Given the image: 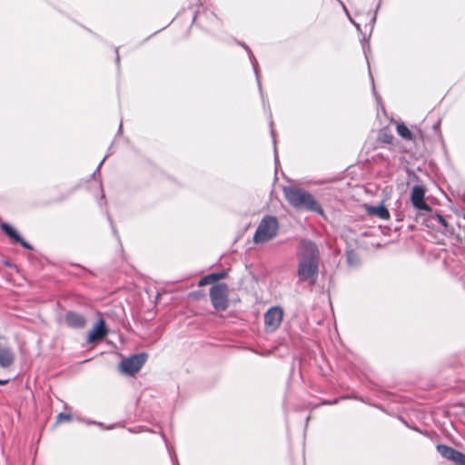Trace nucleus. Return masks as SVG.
Returning <instances> with one entry per match:
<instances>
[{
    "label": "nucleus",
    "mask_w": 465,
    "mask_h": 465,
    "mask_svg": "<svg viewBox=\"0 0 465 465\" xmlns=\"http://www.w3.org/2000/svg\"><path fill=\"white\" fill-rule=\"evenodd\" d=\"M297 257L298 277L302 282H307L314 284L318 278L320 252L317 245L311 240H301L298 249Z\"/></svg>",
    "instance_id": "obj_1"
},
{
    "label": "nucleus",
    "mask_w": 465,
    "mask_h": 465,
    "mask_svg": "<svg viewBox=\"0 0 465 465\" xmlns=\"http://www.w3.org/2000/svg\"><path fill=\"white\" fill-rule=\"evenodd\" d=\"M283 194L287 202L298 210H307L321 214L323 213L320 203L304 189L295 186H286L283 188Z\"/></svg>",
    "instance_id": "obj_2"
},
{
    "label": "nucleus",
    "mask_w": 465,
    "mask_h": 465,
    "mask_svg": "<svg viewBox=\"0 0 465 465\" xmlns=\"http://www.w3.org/2000/svg\"><path fill=\"white\" fill-rule=\"evenodd\" d=\"M279 223L274 216H265L262 219L253 235L256 243H263L272 240L277 235Z\"/></svg>",
    "instance_id": "obj_3"
},
{
    "label": "nucleus",
    "mask_w": 465,
    "mask_h": 465,
    "mask_svg": "<svg viewBox=\"0 0 465 465\" xmlns=\"http://www.w3.org/2000/svg\"><path fill=\"white\" fill-rule=\"evenodd\" d=\"M210 298L213 306L217 311H225L228 307V286L226 283H217L210 289Z\"/></svg>",
    "instance_id": "obj_4"
},
{
    "label": "nucleus",
    "mask_w": 465,
    "mask_h": 465,
    "mask_svg": "<svg viewBox=\"0 0 465 465\" xmlns=\"http://www.w3.org/2000/svg\"><path fill=\"white\" fill-rule=\"evenodd\" d=\"M146 361V354L139 353L132 355L129 358L124 359L120 362V370L123 373L133 376L137 373Z\"/></svg>",
    "instance_id": "obj_5"
},
{
    "label": "nucleus",
    "mask_w": 465,
    "mask_h": 465,
    "mask_svg": "<svg viewBox=\"0 0 465 465\" xmlns=\"http://www.w3.org/2000/svg\"><path fill=\"white\" fill-rule=\"evenodd\" d=\"M264 329L266 332L275 331L283 319V310L280 306L271 307L264 313Z\"/></svg>",
    "instance_id": "obj_6"
},
{
    "label": "nucleus",
    "mask_w": 465,
    "mask_h": 465,
    "mask_svg": "<svg viewBox=\"0 0 465 465\" xmlns=\"http://www.w3.org/2000/svg\"><path fill=\"white\" fill-rule=\"evenodd\" d=\"M412 206L419 211L431 212V208L425 202V189L422 185H414L411 193Z\"/></svg>",
    "instance_id": "obj_7"
},
{
    "label": "nucleus",
    "mask_w": 465,
    "mask_h": 465,
    "mask_svg": "<svg viewBox=\"0 0 465 465\" xmlns=\"http://www.w3.org/2000/svg\"><path fill=\"white\" fill-rule=\"evenodd\" d=\"M198 22L201 25L207 29H213L219 25L220 22L216 15L212 12H197L193 16V22Z\"/></svg>",
    "instance_id": "obj_8"
},
{
    "label": "nucleus",
    "mask_w": 465,
    "mask_h": 465,
    "mask_svg": "<svg viewBox=\"0 0 465 465\" xmlns=\"http://www.w3.org/2000/svg\"><path fill=\"white\" fill-rule=\"evenodd\" d=\"M107 330L104 320H99L87 335V342L92 343L96 340H102L107 335Z\"/></svg>",
    "instance_id": "obj_9"
},
{
    "label": "nucleus",
    "mask_w": 465,
    "mask_h": 465,
    "mask_svg": "<svg viewBox=\"0 0 465 465\" xmlns=\"http://www.w3.org/2000/svg\"><path fill=\"white\" fill-rule=\"evenodd\" d=\"M65 322L72 328H83L85 325V318L77 312H69L65 315Z\"/></svg>",
    "instance_id": "obj_10"
},
{
    "label": "nucleus",
    "mask_w": 465,
    "mask_h": 465,
    "mask_svg": "<svg viewBox=\"0 0 465 465\" xmlns=\"http://www.w3.org/2000/svg\"><path fill=\"white\" fill-rule=\"evenodd\" d=\"M15 360V354L8 347L0 346V366L2 368L10 367Z\"/></svg>",
    "instance_id": "obj_11"
},
{
    "label": "nucleus",
    "mask_w": 465,
    "mask_h": 465,
    "mask_svg": "<svg viewBox=\"0 0 465 465\" xmlns=\"http://www.w3.org/2000/svg\"><path fill=\"white\" fill-rule=\"evenodd\" d=\"M227 275L226 272L223 271L220 272H213L203 276L198 282L200 287L205 286L211 283H214L219 280L225 278Z\"/></svg>",
    "instance_id": "obj_12"
},
{
    "label": "nucleus",
    "mask_w": 465,
    "mask_h": 465,
    "mask_svg": "<svg viewBox=\"0 0 465 465\" xmlns=\"http://www.w3.org/2000/svg\"><path fill=\"white\" fill-rule=\"evenodd\" d=\"M367 212L369 214L377 216L382 220H388L390 218V213L383 204L369 206Z\"/></svg>",
    "instance_id": "obj_13"
},
{
    "label": "nucleus",
    "mask_w": 465,
    "mask_h": 465,
    "mask_svg": "<svg viewBox=\"0 0 465 465\" xmlns=\"http://www.w3.org/2000/svg\"><path fill=\"white\" fill-rule=\"evenodd\" d=\"M437 450L443 458L451 461L455 458V454L458 451L457 450L444 444H438Z\"/></svg>",
    "instance_id": "obj_14"
},
{
    "label": "nucleus",
    "mask_w": 465,
    "mask_h": 465,
    "mask_svg": "<svg viewBox=\"0 0 465 465\" xmlns=\"http://www.w3.org/2000/svg\"><path fill=\"white\" fill-rule=\"evenodd\" d=\"M242 45L246 49V51L249 54L250 60H251V63L252 64V67H253V70H254V74L256 75L258 86H259L260 92L262 93V84H261V80H260V76H259V73H258V62H257L256 58L254 57V55L252 54V52L249 49V47L247 45H243V44Z\"/></svg>",
    "instance_id": "obj_15"
},
{
    "label": "nucleus",
    "mask_w": 465,
    "mask_h": 465,
    "mask_svg": "<svg viewBox=\"0 0 465 465\" xmlns=\"http://www.w3.org/2000/svg\"><path fill=\"white\" fill-rule=\"evenodd\" d=\"M397 133L400 136H401L405 140H411L412 134L410 129L403 124L398 123L396 125Z\"/></svg>",
    "instance_id": "obj_16"
},
{
    "label": "nucleus",
    "mask_w": 465,
    "mask_h": 465,
    "mask_svg": "<svg viewBox=\"0 0 465 465\" xmlns=\"http://www.w3.org/2000/svg\"><path fill=\"white\" fill-rule=\"evenodd\" d=\"M2 229L15 242L17 240H21L20 234L11 225L3 223Z\"/></svg>",
    "instance_id": "obj_17"
},
{
    "label": "nucleus",
    "mask_w": 465,
    "mask_h": 465,
    "mask_svg": "<svg viewBox=\"0 0 465 465\" xmlns=\"http://www.w3.org/2000/svg\"><path fill=\"white\" fill-rule=\"evenodd\" d=\"M452 461L456 465H465V454L458 450Z\"/></svg>",
    "instance_id": "obj_18"
},
{
    "label": "nucleus",
    "mask_w": 465,
    "mask_h": 465,
    "mask_svg": "<svg viewBox=\"0 0 465 465\" xmlns=\"http://www.w3.org/2000/svg\"><path fill=\"white\" fill-rule=\"evenodd\" d=\"M72 417L70 414H65V413H59L56 417V420L57 422H62V421H69L71 420Z\"/></svg>",
    "instance_id": "obj_19"
},
{
    "label": "nucleus",
    "mask_w": 465,
    "mask_h": 465,
    "mask_svg": "<svg viewBox=\"0 0 465 465\" xmlns=\"http://www.w3.org/2000/svg\"><path fill=\"white\" fill-rule=\"evenodd\" d=\"M18 243H20L24 248L25 249H28V250H32L33 247L30 243H28L26 241H25V239L21 236V240H17Z\"/></svg>",
    "instance_id": "obj_20"
},
{
    "label": "nucleus",
    "mask_w": 465,
    "mask_h": 465,
    "mask_svg": "<svg viewBox=\"0 0 465 465\" xmlns=\"http://www.w3.org/2000/svg\"><path fill=\"white\" fill-rule=\"evenodd\" d=\"M341 5H342L343 10L345 11V13L347 14L348 17L350 18L351 22V23L356 26L357 30H360V29H361L360 25H359V24H357V23H355V22H354V21L350 17L349 13H348V11H347L346 6L344 5V4H343V3H341Z\"/></svg>",
    "instance_id": "obj_21"
},
{
    "label": "nucleus",
    "mask_w": 465,
    "mask_h": 465,
    "mask_svg": "<svg viewBox=\"0 0 465 465\" xmlns=\"http://www.w3.org/2000/svg\"><path fill=\"white\" fill-rule=\"evenodd\" d=\"M271 134L272 136V141H273V145H274L275 161H277L276 140H275L274 131L272 129L271 130Z\"/></svg>",
    "instance_id": "obj_22"
},
{
    "label": "nucleus",
    "mask_w": 465,
    "mask_h": 465,
    "mask_svg": "<svg viewBox=\"0 0 465 465\" xmlns=\"http://www.w3.org/2000/svg\"><path fill=\"white\" fill-rule=\"evenodd\" d=\"M375 21H376V14H374L372 15V17L371 18V21H370L371 30H372V28H373Z\"/></svg>",
    "instance_id": "obj_23"
},
{
    "label": "nucleus",
    "mask_w": 465,
    "mask_h": 465,
    "mask_svg": "<svg viewBox=\"0 0 465 465\" xmlns=\"http://www.w3.org/2000/svg\"><path fill=\"white\" fill-rule=\"evenodd\" d=\"M105 157H104V159L101 161V163H99V165L97 166L96 170L94 172L93 175H95L96 173H98L100 172V168H101V165L103 164V163L105 161Z\"/></svg>",
    "instance_id": "obj_24"
},
{
    "label": "nucleus",
    "mask_w": 465,
    "mask_h": 465,
    "mask_svg": "<svg viewBox=\"0 0 465 465\" xmlns=\"http://www.w3.org/2000/svg\"><path fill=\"white\" fill-rule=\"evenodd\" d=\"M439 220L444 226L447 225V223H445L444 219L441 216H440Z\"/></svg>",
    "instance_id": "obj_25"
},
{
    "label": "nucleus",
    "mask_w": 465,
    "mask_h": 465,
    "mask_svg": "<svg viewBox=\"0 0 465 465\" xmlns=\"http://www.w3.org/2000/svg\"><path fill=\"white\" fill-rule=\"evenodd\" d=\"M7 382H8V381H7V380H1V379H0V385H5V384H6Z\"/></svg>",
    "instance_id": "obj_26"
},
{
    "label": "nucleus",
    "mask_w": 465,
    "mask_h": 465,
    "mask_svg": "<svg viewBox=\"0 0 465 465\" xmlns=\"http://www.w3.org/2000/svg\"><path fill=\"white\" fill-rule=\"evenodd\" d=\"M116 62L119 63L120 61V57H119V54H118V50L116 49Z\"/></svg>",
    "instance_id": "obj_27"
},
{
    "label": "nucleus",
    "mask_w": 465,
    "mask_h": 465,
    "mask_svg": "<svg viewBox=\"0 0 465 465\" xmlns=\"http://www.w3.org/2000/svg\"><path fill=\"white\" fill-rule=\"evenodd\" d=\"M326 404H333V403H337V400H334L332 402L331 401H328V402H325Z\"/></svg>",
    "instance_id": "obj_28"
},
{
    "label": "nucleus",
    "mask_w": 465,
    "mask_h": 465,
    "mask_svg": "<svg viewBox=\"0 0 465 465\" xmlns=\"http://www.w3.org/2000/svg\"><path fill=\"white\" fill-rule=\"evenodd\" d=\"M464 219H465V214H464Z\"/></svg>",
    "instance_id": "obj_29"
}]
</instances>
